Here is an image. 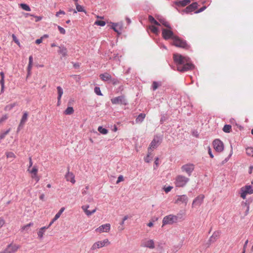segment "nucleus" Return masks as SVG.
Instances as JSON below:
<instances>
[{
  "mask_svg": "<svg viewBox=\"0 0 253 253\" xmlns=\"http://www.w3.org/2000/svg\"><path fill=\"white\" fill-rule=\"evenodd\" d=\"M173 60L177 64V69L180 72L192 70L194 65L190 62V58L179 54H173Z\"/></svg>",
  "mask_w": 253,
  "mask_h": 253,
  "instance_id": "nucleus-1",
  "label": "nucleus"
},
{
  "mask_svg": "<svg viewBox=\"0 0 253 253\" xmlns=\"http://www.w3.org/2000/svg\"><path fill=\"white\" fill-rule=\"evenodd\" d=\"M110 242L108 239H105L103 240L97 241L94 242L90 247L91 251H95L102 248L107 247L110 245Z\"/></svg>",
  "mask_w": 253,
  "mask_h": 253,
  "instance_id": "nucleus-2",
  "label": "nucleus"
},
{
  "mask_svg": "<svg viewBox=\"0 0 253 253\" xmlns=\"http://www.w3.org/2000/svg\"><path fill=\"white\" fill-rule=\"evenodd\" d=\"M189 181V178L182 175H178L175 177L174 184L176 187H183Z\"/></svg>",
  "mask_w": 253,
  "mask_h": 253,
  "instance_id": "nucleus-3",
  "label": "nucleus"
},
{
  "mask_svg": "<svg viewBox=\"0 0 253 253\" xmlns=\"http://www.w3.org/2000/svg\"><path fill=\"white\" fill-rule=\"evenodd\" d=\"M178 220V217L176 215L173 214H169L165 216L162 221V226L167 224H172L176 223Z\"/></svg>",
  "mask_w": 253,
  "mask_h": 253,
  "instance_id": "nucleus-4",
  "label": "nucleus"
},
{
  "mask_svg": "<svg viewBox=\"0 0 253 253\" xmlns=\"http://www.w3.org/2000/svg\"><path fill=\"white\" fill-rule=\"evenodd\" d=\"M173 45L176 47H181L185 49H188L189 46L186 43L185 41L182 40L177 36L173 38Z\"/></svg>",
  "mask_w": 253,
  "mask_h": 253,
  "instance_id": "nucleus-5",
  "label": "nucleus"
},
{
  "mask_svg": "<svg viewBox=\"0 0 253 253\" xmlns=\"http://www.w3.org/2000/svg\"><path fill=\"white\" fill-rule=\"evenodd\" d=\"M253 193V189L250 185H247L243 187L241 189V197L245 199L248 194H252Z\"/></svg>",
  "mask_w": 253,
  "mask_h": 253,
  "instance_id": "nucleus-6",
  "label": "nucleus"
},
{
  "mask_svg": "<svg viewBox=\"0 0 253 253\" xmlns=\"http://www.w3.org/2000/svg\"><path fill=\"white\" fill-rule=\"evenodd\" d=\"M162 37L165 40H169V39H173V38L175 37L173 33L171 31V28L170 29H163L162 33Z\"/></svg>",
  "mask_w": 253,
  "mask_h": 253,
  "instance_id": "nucleus-7",
  "label": "nucleus"
},
{
  "mask_svg": "<svg viewBox=\"0 0 253 253\" xmlns=\"http://www.w3.org/2000/svg\"><path fill=\"white\" fill-rule=\"evenodd\" d=\"M195 166L192 164H187L183 165L181 169L183 172H185L188 174V176H190L194 170Z\"/></svg>",
  "mask_w": 253,
  "mask_h": 253,
  "instance_id": "nucleus-8",
  "label": "nucleus"
},
{
  "mask_svg": "<svg viewBox=\"0 0 253 253\" xmlns=\"http://www.w3.org/2000/svg\"><path fill=\"white\" fill-rule=\"evenodd\" d=\"M111 101L113 104L126 105L127 104L125 96L123 95L113 98L111 99Z\"/></svg>",
  "mask_w": 253,
  "mask_h": 253,
  "instance_id": "nucleus-9",
  "label": "nucleus"
},
{
  "mask_svg": "<svg viewBox=\"0 0 253 253\" xmlns=\"http://www.w3.org/2000/svg\"><path fill=\"white\" fill-rule=\"evenodd\" d=\"M20 248L21 246L19 245L11 243L4 250V253H15Z\"/></svg>",
  "mask_w": 253,
  "mask_h": 253,
  "instance_id": "nucleus-10",
  "label": "nucleus"
},
{
  "mask_svg": "<svg viewBox=\"0 0 253 253\" xmlns=\"http://www.w3.org/2000/svg\"><path fill=\"white\" fill-rule=\"evenodd\" d=\"M111 229V225L109 223L102 224L97 228L95 231L97 233H102L104 232L108 233Z\"/></svg>",
  "mask_w": 253,
  "mask_h": 253,
  "instance_id": "nucleus-11",
  "label": "nucleus"
},
{
  "mask_svg": "<svg viewBox=\"0 0 253 253\" xmlns=\"http://www.w3.org/2000/svg\"><path fill=\"white\" fill-rule=\"evenodd\" d=\"M141 247L148 248L151 249L155 248V243L153 240L145 239L142 241Z\"/></svg>",
  "mask_w": 253,
  "mask_h": 253,
  "instance_id": "nucleus-12",
  "label": "nucleus"
},
{
  "mask_svg": "<svg viewBox=\"0 0 253 253\" xmlns=\"http://www.w3.org/2000/svg\"><path fill=\"white\" fill-rule=\"evenodd\" d=\"M213 148L216 151L221 152L223 150L224 145L223 142L219 139H215L212 143Z\"/></svg>",
  "mask_w": 253,
  "mask_h": 253,
  "instance_id": "nucleus-13",
  "label": "nucleus"
},
{
  "mask_svg": "<svg viewBox=\"0 0 253 253\" xmlns=\"http://www.w3.org/2000/svg\"><path fill=\"white\" fill-rule=\"evenodd\" d=\"M204 199L203 195H200L196 197L193 201L192 207H199L202 204Z\"/></svg>",
  "mask_w": 253,
  "mask_h": 253,
  "instance_id": "nucleus-14",
  "label": "nucleus"
},
{
  "mask_svg": "<svg viewBox=\"0 0 253 253\" xmlns=\"http://www.w3.org/2000/svg\"><path fill=\"white\" fill-rule=\"evenodd\" d=\"M188 201V198L185 195H182L180 196H178L177 198L175 201V204H187Z\"/></svg>",
  "mask_w": 253,
  "mask_h": 253,
  "instance_id": "nucleus-15",
  "label": "nucleus"
},
{
  "mask_svg": "<svg viewBox=\"0 0 253 253\" xmlns=\"http://www.w3.org/2000/svg\"><path fill=\"white\" fill-rule=\"evenodd\" d=\"M112 28L117 32L118 34H120L121 31L123 28V23H111Z\"/></svg>",
  "mask_w": 253,
  "mask_h": 253,
  "instance_id": "nucleus-16",
  "label": "nucleus"
},
{
  "mask_svg": "<svg viewBox=\"0 0 253 253\" xmlns=\"http://www.w3.org/2000/svg\"><path fill=\"white\" fill-rule=\"evenodd\" d=\"M198 7V4L197 2H193L189 6H188L184 10L186 13H189L195 10Z\"/></svg>",
  "mask_w": 253,
  "mask_h": 253,
  "instance_id": "nucleus-17",
  "label": "nucleus"
},
{
  "mask_svg": "<svg viewBox=\"0 0 253 253\" xmlns=\"http://www.w3.org/2000/svg\"><path fill=\"white\" fill-rule=\"evenodd\" d=\"M65 178L67 181H70L73 184H74L76 182L74 174L72 172H70L69 171H68V172L66 173L65 175Z\"/></svg>",
  "mask_w": 253,
  "mask_h": 253,
  "instance_id": "nucleus-18",
  "label": "nucleus"
},
{
  "mask_svg": "<svg viewBox=\"0 0 253 253\" xmlns=\"http://www.w3.org/2000/svg\"><path fill=\"white\" fill-rule=\"evenodd\" d=\"M159 143L160 141L159 139L158 138H154L149 145V147L148 148V151H150L151 150H152L153 149L156 148Z\"/></svg>",
  "mask_w": 253,
  "mask_h": 253,
  "instance_id": "nucleus-19",
  "label": "nucleus"
},
{
  "mask_svg": "<svg viewBox=\"0 0 253 253\" xmlns=\"http://www.w3.org/2000/svg\"><path fill=\"white\" fill-rule=\"evenodd\" d=\"M89 205H84L82 207V210L84 211L85 212L86 215L90 216L92 214L95 212L96 211V209H94V210H92L91 211L88 210V209L89 208Z\"/></svg>",
  "mask_w": 253,
  "mask_h": 253,
  "instance_id": "nucleus-20",
  "label": "nucleus"
},
{
  "mask_svg": "<svg viewBox=\"0 0 253 253\" xmlns=\"http://www.w3.org/2000/svg\"><path fill=\"white\" fill-rule=\"evenodd\" d=\"M99 77L100 79L103 81H110L112 78L111 76L107 73L100 74Z\"/></svg>",
  "mask_w": 253,
  "mask_h": 253,
  "instance_id": "nucleus-21",
  "label": "nucleus"
},
{
  "mask_svg": "<svg viewBox=\"0 0 253 253\" xmlns=\"http://www.w3.org/2000/svg\"><path fill=\"white\" fill-rule=\"evenodd\" d=\"M58 52L59 54H62L63 57H66L67 55V49L64 46H59Z\"/></svg>",
  "mask_w": 253,
  "mask_h": 253,
  "instance_id": "nucleus-22",
  "label": "nucleus"
},
{
  "mask_svg": "<svg viewBox=\"0 0 253 253\" xmlns=\"http://www.w3.org/2000/svg\"><path fill=\"white\" fill-rule=\"evenodd\" d=\"M190 2V0H183L175 2V4L177 6H185Z\"/></svg>",
  "mask_w": 253,
  "mask_h": 253,
  "instance_id": "nucleus-23",
  "label": "nucleus"
},
{
  "mask_svg": "<svg viewBox=\"0 0 253 253\" xmlns=\"http://www.w3.org/2000/svg\"><path fill=\"white\" fill-rule=\"evenodd\" d=\"M28 116V114L27 112H25L23 113V115L21 120L20 121L19 126H22L24 125V124L27 120Z\"/></svg>",
  "mask_w": 253,
  "mask_h": 253,
  "instance_id": "nucleus-24",
  "label": "nucleus"
},
{
  "mask_svg": "<svg viewBox=\"0 0 253 253\" xmlns=\"http://www.w3.org/2000/svg\"><path fill=\"white\" fill-rule=\"evenodd\" d=\"M48 228V227L44 226L41 228L38 232V237L42 239L43 237L45 230Z\"/></svg>",
  "mask_w": 253,
  "mask_h": 253,
  "instance_id": "nucleus-25",
  "label": "nucleus"
},
{
  "mask_svg": "<svg viewBox=\"0 0 253 253\" xmlns=\"http://www.w3.org/2000/svg\"><path fill=\"white\" fill-rule=\"evenodd\" d=\"M57 91H58V105H59V103L60 101V99L61 98L62 95H63V89L60 86H58L57 87Z\"/></svg>",
  "mask_w": 253,
  "mask_h": 253,
  "instance_id": "nucleus-26",
  "label": "nucleus"
},
{
  "mask_svg": "<svg viewBox=\"0 0 253 253\" xmlns=\"http://www.w3.org/2000/svg\"><path fill=\"white\" fill-rule=\"evenodd\" d=\"M146 115L143 113L140 114L135 120L136 123H141L145 118Z\"/></svg>",
  "mask_w": 253,
  "mask_h": 253,
  "instance_id": "nucleus-27",
  "label": "nucleus"
},
{
  "mask_svg": "<svg viewBox=\"0 0 253 253\" xmlns=\"http://www.w3.org/2000/svg\"><path fill=\"white\" fill-rule=\"evenodd\" d=\"M16 105V103L9 104L5 106L4 110L5 111H10Z\"/></svg>",
  "mask_w": 253,
  "mask_h": 253,
  "instance_id": "nucleus-28",
  "label": "nucleus"
},
{
  "mask_svg": "<svg viewBox=\"0 0 253 253\" xmlns=\"http://www.w3.org/2000/svg\"><path fill=\"white\" fill-rule=\"evenodd\" d=\"M159 23L162 24L165 27L170 29V26L168 22H167L165 19L160 18L159 19Z\"/></svg>",
  "mask_w": 253,
  "mask_h": 253,
  "instance_id": "nucleus-29",
  "label": "nucleus"
},
{
  "mask_svg": "<svg viewBox=\"0 0 253 253\" xmlns=\"http://www.w3.org/2000/svg\"><path fill=\"white\" fill-rule=\"evenodd\" d=\"M65 208L62 207L60 209V210L56 214V215L54 216L53 218V220H57L61 216V214L63 213V212L65 210Z\"/></svg>",
  "mask_w": 253,
  "mask_h": 253,
  "instance_id": "nucleus-30",
  "label": "nucleus"
},
{
  "mask_svg": "<svg viewBox=\"0 0 253 253\" xmlns=\"http://www.w3.org/2000/svg\"><path fill=\"white\" fill-rule=\"evenodd\" d=\"M5 155L8 159H11V161L16 158V155L12 152H6Z\"/></svg>",
  "mask_w": 253,
  "mask_h": 253,
  "instance_id": "nucleus-31",
  "label": "nucleus"
},
{
  "mask_svg": "<svg viewBox=\"0 0 253 253\" xmlns=\"http://www.w3.org/2000/svg\"><path fill=\"white\" fill-rule=\"evenodd\" d=\"M220 236V232L219 231L214 232L211 236L210 238L211 240H213L215 241L217 239L219 238Z\"/></svg>",
  "mask_w": 253,
  "mask_h": 253,
  "instance_id": "nucleus-32",
  "label": "nucleus"
},
{
  "mask_svg": "<svg viewBox=\"0 0 253 253\" xmlns=\"http://www.w3.org/2000/svg\"><path fill=\"white\" fill-rule=\"evenodd\" d=\"M27 171L31 174L38 173V169L36 166H34L32 168L28 169Z\"/></svg>",
  "mask_w": 253,
  "mask_h": 253,
  "instance_id": "nucleus-33",
  "label": "nucleus"
},
{
  "mask_svg": "<svg viewBox=\"0 0 253 253\" xmlns=\"http://www.w3.org/2000/svg\"><path fill=\"white\" fill-rule=\"evenodd\" d=\"M148 20L151 23H153L155 25H158V26H160V24L159 23V22H158L157 21H156L154 18L151 16V15H149V17H148Z\"/></svg>",
  "mask_w": 253,
  "mask_h": 253,
  "instance_id": "nucleus-34",
  "label": "nucleus"
},
{
  "mask_svg": "<svg viewBox=\"0 0 253 253\" xmlns=\"http://www.w3.org/2000/svg\"><path fill=\"white\" fill-rule=\"evenodd\" d=\"M74 112L73 108L72 107H68L65 111L64 114L66 115H71Z\"/></svg>",
  "mask_w": 253,
  "mask_h": 253,
  "instance_id": "nucleus-35",
  "label": "nucleus"
},
{
  "mask_svg": "<svg viewBox=\"0 0 253 253\" xmlns=\"http://www.w3.org/2000/svg\"><path fill=\"white\" fill-rule=\"evenodd\" d=\"M149 29L152 33H153L156 35L158 34V33H159L158 29L155 26L152 25V26H150Z\"/></svg>",
  "mask_w": 253,
  "mask_h": 253,
  "instance_id": "nucleus-36",
  "label": "nucleus"
},
{
  "mask_svg": "<svg viewBox=\"0 0 253 253\" xmlns=\"http://www.w3.org/2000/svg\"><path fill=\"white\" fill-rule=\"evenodd\" d=\"M231 130V126L229 125H226L224 126L223 128V130L224 132L226 133H229L230 132Z\"/></svg>",
  "mask_w": 253,
  "mask_h": 253,
  "instance_id": "nucleus-37",
  "label": "nucleus"
},
{
  "mask_svg": "<svg viewBox=\"0 0 253 253\" xmlns=\"http://www.w3.org/2000/svg\"><path fill=\"white\" fill-rule=\"evenodd\" d=\"M98 131L103 134H106L108 132L107 129L104 128L101 126L98 127Z\"/></svg>",
  "mask_w": 253,
  "mask_h": 253,
  "instance_id": "nucleus-38",
  "label": "nucleus"
},
{
  "mask_svg": "<svg viewBox=\"0 0 253 253\" xmlns=\"http://www.w3.org/2000/svg\"><path fill=\"white\" fill-rule=\"evenodd\" d=\"M246 153L249 156L253 157V148L248 147L246 149Z\"/></svg>",
  "mask_w": 253,
  "mask_h": 253,
  "instance_id": "nucleus-39",
  "label": "nucleus"
},
{
  "mask_svg": "<svg viewBox=\"0 0 253 253\" xmlns=\"http://www.w3.org/2000/svg\"><path fill=\"white\" fill-rule=\"evenodd\" d=\"M20 6L23 9L26 11H30L31 10L30 7L26 4L22 3L20 4Z\"/></svg>",
  "mask_w": 253,
  "mask_h": 253,
  "instance_id": "nucleus-40",
  "label": "nucleus"
},
{
  "mask_svg": "<svg viewBox=\"0 0 253 253\" xmlns=\"http://www.w3.org/2000/svg\"><path fill=\"white\" fill-rule=\"evenodd\" d=\"M94 24L100 26H104L106 22L104 21L97 20L94 22Z\"/></svg>",
  "mask_w": 253,
  "mask_h": 253,
  "instance_id": "nucleus-41",
  "label": "nucleus"
},
{
  "mask_svg": "<svg viewBox=\"0 0 253 253\" xmlns=\"http://www.w3.org/2000/svg\"><path fill=\"white\" fill-rule=\"evenodd\" d=\"M76 9H77L78 11H79V12H85L84 9V7L82 5L79 4L78 3H76Z\"/></svg>",
  "mask_w": 253,
  "mask_h": 253,
  "instance_id": "nucleus-42",
  "label": "nucleus"
},
{
  "mask_svg": "<svg viewBox=\"0 0 253 253\" xmlns=\"http://www.w3.org/2000/svg\"><path fill=\"white\" fill-rule=\"evenodd\" d=\"M31 178L35 179V180L38 182L40 179V177L38 176V173L31 174Z\"/></svg>",
  "mask_w": 253,
  "mask_h": 253,
  "instance_id": "nucleus-43",
  "label": "nucleus"
},
{
  "mask_svg": "<svg viewBox=\"0 0 253 253\" xmlns=\"http://www.w3.org/2000/svg\"><path fill=\"white\" fill-rule=\"evenodd\" d=\"M33 223H32V222H30V223L22 226L21 229H22V230H26L28 229V228L29 227H30L31 226H33Z\"/></svg>",
  "mask_w": 253,
  "mask_h": 253,
  "instance_id": "nucleus-44",
  "label": "nucleus"
},
{
  "mask_svg": "<svg viewBox=\"0 0 253 253\" xmlns=\"http://www.w3.org/2000/svg\"><path fill=\"white\" fill-rule=\"evenodd\" d=\"M94 92L98 95H102L100 89L99 87H95L94 88Z\"/></svg>",
  "mask_w": 253,
  "mask_h": 253,
  "instance_id": "nucleus-45",
  "label": "nucleus"
},
{
  "mask_svg": "<svg viewBox=\"0 0 253 253\" xmlns=\"http://www.w3.org/2000/svg\"><path fill=\"white\" fill-rule=\"evenodd\" d=\"M151 155V152L150 151H148V154H147V156L144 158V161L146 163H149L150 161V159L149 157Z\"/></svg>",
  "mask_w": 253,
  "mask_h": 253,
  "instance_id": "nucleus-46",
  "label": "nucleus"
},
{
  "mask_svg": "<svg viewBox=\"0 0 253 253\" xmlns=\"http://www.w3.org/2000/svg\"><path fill=\"white\" fill-rule=\"evenodd\" d=\"M0 84L1 86V91L3 92L4 87V79H1V80H0Z\"/></svg>",
  "mask_w": 253,
  "mask_h": 253,
  "instance_id": "nucleus-47",
  "label": "nucleus"
},
{
  "mask_svg": "<svg viewBox=\"0 0 253 253\" xmlns=\"http://www.w3.org/2000/svg\"><path fill=\"white\" fill-rule=\"evenodd\" d=\"M172 188H173V187L169 186L167 187H164L163 189H164V190L165 191V192L166 193H168V192L170 191Z\"/></svg>",
  "mask_w": 253,
  "mask_h": 253,
  "instance_id": "nucleus-48",
  "label": "nucleus"
},
{
  "mask_svg": "<svg viewBox=\"0 0 253 253\" xmlns=\"http://www.w3.org/2000/svg\"><path fill=\"white\" fill-rule=\"evenodd\" d=\"M159 86V84L156 82H153L152 84V87L154 90L157 89Z\"/></svg>",
  "mask_w": 253,
  "mask_h": 253,
  "instance_id": "nucleus-49",
  "label": "nucleus"
},
{
  "mask_svg": "<svg viewBox=\"0 0 253 253\" xmlns=\"http://www.w3.org/2000/svg\"><path fill=\"white\" fill-rule=\"evenodd\" d=\"M58 29L61 34L63 35L65 34L66 31L63 28L61 27L60 26H58Z\"/></svg>",
  "mask_w": 253,
  "mask_h": 253,
  "instance_id": "nucleus-50",
  "label": "nucleus"
},
{
  "mask_svg": "<svg viewBox=\"0 0 253 253\" xmlns=\"http://www.w3.org/2000/svg\"><path fill=\"white\" fill-rule=\"evenodd\" d=\"M8 118L7 115H3L0 119V124L5 121Z\"/></svg>",
  "mask_w": 253,
  "mask_h": 253,
  "instance_id": "nucleus-51",
  "label": "nucleus"
},
{
  "mask_svg": "<svg viewBox=\"0 0 253 253\" xmlns=\"http://www.w3.org/2000/svg\"><path fill=\"white\" fill-rule=\"evenodd\" d=\"M110 81L113 84H118L119 83V81L116 79H112L111 78V80H110Z\"/></svg>",
  "mask_w": 253,
  "mask_h": 253,
  "instance_id": "nucleus-52",
  "label": "nucleus"
},
{
  "mask_svg": "<svg viewBox=\"0 0 253 253\" xmlns=\"http://www.w3.org/2000/svg\"><path fill=\"white\" fill-rule=\"evenodd\" d=\"M13 40L14 41L15 43H16L18 45H20V42H19L18 40H17L16 37L13 34L12 36Z\"/></svg>",
  "mask_w": 253,
  "mask_h": 253,
  "instance_id": "nucleus-53",
  "label": "nucleus"
},
{
  "mask_svg": "<svg viewBox=\"0 0 253 253\" xmlns=\"http://www.w3.org/2000/svg\"><path fill=\"white\" fill-rule=\"evenodd\" d=\"M124 180V177H123V176L121 175H120L118 178V180L116 182V183L117 184H118L119 183H120V182L121 181H123Z\"/></svg>",
  "mask_w": 253,
  "mask_h": 253,
  "instance_id": "nucleus-54",
  "label": "nucleus"
},
{
  "mask_svg": "<svg viewBox=\"0 0 253 253\" xmlns=\"http://www.w3.org/2000/svg\"><path fill=\"white\" fill-rule=\"evenodd\" d=\"M60 14L65 15V12L63 10H60L58 12H56V16L59 17Z\"/></svg>",
  "mask_w": 253,
  "mask_h": 253,
  "instance_id": "nucleus-55",
  "label": "nucleus"
},
{
  "mask_svg": "<svg viewBox=\"0 0 253 253\" xmlns=\"http://www.w3.org/2000/svg\"><path fill=\"white\" fill-rule=\"evenodd\" d=\"M43 39V37H42L40 39H37L36 41V43L38 44L42 42V40Z\"/></svg>",
  "mask_w": 253,
  "mask_h": 253,
  "instance_id": "nucleus-56",
  "label": "nucleus"
},
{
  "mask_svg": "<svg viewBox=\"0 0 253 253\" xmlns=\"http://www.w3.org/2000/svg\"><path fill=\"white\" fill-rule=\"evenodd\" d=\"M32 67V64H28V75H30L31 74V70Z\"/></svg>",
  "mask_w": 253,
  "mask_h": 253,
  "instance_id": "nucleus-57",
  "label": "nucleus"
},
{
  "mask_svg": "<svg viewBox=\"0 0 253 253\" xmlns=\"http://www.w3.org/2000/svg\"><path fill=\"white\" fill-rule=\"evenodd\" d=\"M29 165L28 166V169L31 168V167H32V166L33 165V162H32V158L30 157L29 158Z\"/></svg>",
  "mask_w": 253,
  "mask_h": 253,
  "instance_id": "nucleus-58",
  "label": "nucleus"
},
{
  "mask_svg": "<svg viewBox=\"0 0 253 253\" xmlns=\"http://www.w3.org/2000/svg\"><path fill=\"white\" fill-rule=\"evenodd\" d=\"M205 9H206V7L203 6V7H201L200 9H199V10H198L197 11H196L195 12V13H200V12L204 11Z\"/></svg>",
  "mask_w": 253,
  "mask_h": 253,
  "instance_id": "nucleus-59",
  "label": "nucleus"
},
{
  "mask_svg": "<svg viewBox=\"0 0 253 253\" xmlns=\"http://www.w3.org/2000/svg\"><path fill=\"white\" fill-rule=\"evenodd\" d=\"M248 243V240H247L246 242H245V243L244 244V247H243V253H245V252H246V248L247 247V244Z\"/></svg>",
  "mask_w": 253,
  "mask_h": 253,
  "instance_id": "nucleus-60",
  "label": "nucleus"
},
{
  "mask_svg": "<svg viewBox=\"0 0 253 253\" xmlns=\"http://www.w3.org/2000/svg\"><path fill=\"white\" fill-rule=\"evenodd\" d=\"M4 224V220L1 218H0V228H1Z\"/></svg>",
  "mask_w": 253,
  "mask_h": 253,
  "instance_id": "nucleus-61",
  "label": "nucleus"
},
{
  "mask_svg": "<svg viewBox=\"0 0 253 253\" xmlns=\"http://www.w3.org/2000/svg\"><path fill=\"white\" fill-rule=\"evenodd\" d=\"M208 153L210 156V157L211 158H213V155H212V153H211V149L209 147V150H208Z\"/></svg>",
  "mask_w": 253,
  "mask_h": 253,
  "instance_id": "nucleus-62",
  "label": "nucleus"
},
{
  "mask_svg": "<svg viewBox=\"0 0 253 253\" xmlns=\"http://www.w3.org/2000/svg\"><path fill=\"white\" fill-rule=\"evenodd\" d=\"M35 17L36 18V20H35L36 22H38V21H40L41 20H42V17H40V16H35Z\"/></svg>",
  "mask_w": 253,
  "mask_h": 253,
  "instance_id": "nucleus-63",
  "label": "nucleus"
},
{
  "mask_svg": "<svg viewBox=\"0 0 253 253\" xmlns=\"http://www.w3.org/2000/svg\"><path fill=\"white\" fill-rule=\"evenodd\" d=\"M29 64H32L33 63V57L32 56H30L29 58Z\"/></svg>",
  "mask_w": 253,
  "mask_h": 253,
  "instance_id": "nucleus-64",
  "label": "nucleus"
}]
</instances>
